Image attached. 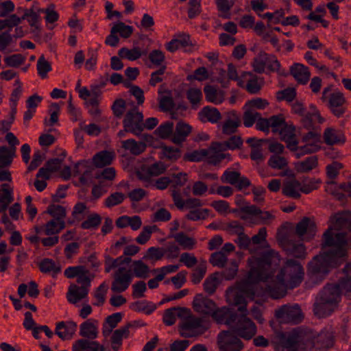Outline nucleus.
I'll use <instances>...</instances> for the list:
<instances>
[{
	"mask_svg": "<svg viewBox=\"0 0 351 351\" xmlns=\"http://www.w3.org/2000/svg\"><path fill=\"white\" fill-rule=\"evenodd\" d=\"M275 315L281 323L299 324L304 318L299 305H284L276 310Z\"/></svg>",
	"mask_w": 351,
	"mask_h": 351,
	"instance_id": "8",
	"label": "nucleus"
},
{
	"mask_svg": "<svg viewBox=\"0 0 351 351\" xmlns=\"http://www.w3.org/2000/svg\"><path fill=\"white\" fill-rule=\"evenodd\" d=\"M217 323H225L228 325H232L237 320V315L232 313L230 308L222 307L217 308L210 315Z\"/></svg>",
	"mask_w": 351,
	"mask_h": 351,
	"instance_id": "22",
	"label": "nucleus"
},
{
	"mask_svg": "<svg viewBox=\"0 0 351 351\" xmlns=\"http://www.w3.org/2000/svg\"><path fill=\"white\" fill-rule=\"evenodd\" d=\"M203 319L191 315V311L188 310V313L182 316L181 322L179 324V331L181 336L184 337H193L202 334L206 328L202 326Z\"/></svg>",
	"mask_w": 351,
	"mask_h": 351,
	"instance_id": "4",
	"label": "nucleus"
},
{
	"mask_svg": "<svg viewBox=\"0 0 351 351\" xmlns=\"http://www.w3.org/2000/svg\"><path fill=\"white\" fill-rule=\"evenodd\" d=\"M321 248L324 250L315 256L308 264V274L311 278L322 280L331 269L341 265L348 256L346 242L339 234L330 233V230L322 235Z\"/></svg>",
	"mask_w": 351,
	"mask_h": 351,
	"instance_id": "2",
	"label": "nucleus"
},
{
	"mask_svg": "<svg viewBox=\"0 0 351 351\" xmlns=\"http://www.w3.org/2000/svg\"><path fill=\"white\" fill-rule=\"evenodd\" d=\"M206 159L208 164L217 165L225 158L230 159V155L229 154L222 152L224 148L222 147V144L220 143H213L211 146L206 149Z\"/></svg>",
	"mask_w": 351,
	"mask_h": 351,
	"instance_id": "16",
	"label": "nucleus"
},
{
	"mask_svg": "<svg viewBox=\"0 0 351 351\" xmlns=\"http://www.w3.org/2000/svg\"><path fill=\"white\" fill-rule=\"evenodd\" d=\"M40 12H38V9L37 11H34L33 8H30L29 10H24V14L21 16L22 21L27 19L29 25L34 28L32 30L33 32H35V31H40Z\"/></svg>",
	"mask_w": 351,
	"mask_h": 351,
	"instance_id": "36",
	"label": "nucleus"
},
{
	"mask_svg": "<svg viewBox=\"0 0 351 351\" xmlns=\"http://www.w3.org/2000/svg\"><path fill=\"white\" fill-rule=\"evenodd\" d=\"M217 275V274H213L209 276L203 284L204 290L210 295L214 294L218 287L219 280Z\"/></svg>",
	"mask_w": 351,
	"mask_h": 351,
	"instance_id": "53",
	"label": "nucleus"
},
{
	"mask_svg": "<svg viewBox=\"0 0 351 351\" xmlns=\"http://www.w3.org/2000/svg\"><path fill=\"white\" fill-rule=\"evenodd\" d=\"M227 301L233 306H238V311L243 314H247V301L243 294L236 290L227 291Z\"/></svg>",
	"mask_w": 351,
	"mask_h": 351,
	"instance_id": "21",
	"label": "nucleus"
},
{
	"mask_svg": "<svg viewBox=\"0 0 351 351\" xmlns=\"http://www.w3.org/2000/svg\"><path fill=\"white\" fill-rule=\"evenodd\" d=\"M188 313V309L181 307H173L167 309L163 315V322L167 326H171L174 324L176 317L182 318Z\"/></svg>",
	"mask_w": 351,
	"mask_h": 351,
	"instance_id": "31",
	"label": "nucleus"
},
{
	"mask_svg": "<svg viewBox=\"0 0 351 351\" xmlns=\"http://www.w3.org/2000/svg\"><path fill=\"white\" fill-rule=\"evenodd\" d=\"M157 229L156 226L143 227L142 232L136 239V242L141 245L145 244L149 240L152 233Z\"/></svg>",
	"mask_w": 351,
	"mask_h": 351,
	"instance_id": "62",
	"label": "nucleus"
},
{
	"mask_svg": "<svg viewBox=\"0 0 351 351\" xmlns=\"http://www.w3.org/2000/svg\"><path fill=\"white\" fill-rule=\"evenodd\" d=\"M317 165V158L316 156H312L298 162L296 165V169L300 172H308L315 168Z\"/></svg>",
	"mask_w": 351,
	"mask_h": 351,
	"instance_id": "47",
	"label": "nucleus"
},
{
	"mask_svg": "<svg viewBox=\"0 0 351 351\" xmlns=\"http://www.w3.org/2000/svg\"><path fill=\"white\" fill-rule=\"evenodd\" d=\"M204 92L205 93L206 100L210 102L217 104H221L223 100L222 95L217 92V89L211 85L205 86L204 88Z\"/></svg>",
	"mask_w": 351,
	"mask_h": 351,
	"instance_id": "44",
	"label": "nucleus"
},
{
	"mask_svg": "<svg viewBox=\"0 0 351 351\" xmlns=\"http://www.w3.org/2000/svg\"><path fill=\"white\" fill-rule=\"evenodd\" d=\"M268 166L274 169H285L288 167L287 160L277 154L271 156L268 160Z\"/></svg>",
	"mask_w": 351,
	"mask_h": 351,
	"instance_id": "51",
	"label": "nucleus"
},
{
	"mask_svg": "<svg viewBox=\"0 0 351 351\" xmlns=\"http://www.w3.org/2000/svg\"><path fill=\"white\" fill-rule=\"evenodd\" d=\"M284 247L288 255L295 258L303 259L306 256V247L302 243H295L287 241L285 243Z\"/></svg>",
	"mask_w": 351,
	"mask_h": 351,
	"instance_id": "32",
	"label": "nucleus"
},
{
	"mask_svg": "<svg viewBox=\"0 0 351 351\" xmlns=\"http://www.w3.org/2000/svg\"><path fill=\"white\" fill-rule=\"evenodd\" d=\"M186 98L190 101L193 108H197L202 98V94L200 89L197 88H189L186 91Z\"/></svg>",
	"mask_w": 351,
	"mask_h": 351,
	"instance_id": "50",
	"label": "nucleus"
},
{
	"mask_svg": "<svg viewBox=\"0 0 351 351\" xmlns=\"http://www.w3.org/2000/svg\"><path fill=\"white\" fill-rule=\"evenodd\" d=\"M215 302L204 296L203 294H197L193 301V307L194 310L203 315H210L212 312L216 309Z\"/></svg>",
	"mask_w": 351,
	"mask_h": 351,
	"instance_id": "15",
	"label": "nucleus"
},
{
	"mask_svg": "<svg viewBox=\"0 0 351 351\" xmlns=\"http://www.w3.org/2000/svg\"><path fill=\"white\" fill-rule=\"evenodd\" d=\"M165 256V248L151 247L147 250L143 258L145 260L156 261L162 259Z\"/></svg>",
	"mask_w": 351,
	"mask_h": 351,
	"instance_id": "55",
	"label": "nucleus"
},
{
	"mask_svg": "<svg viewBox=\"0 0 351 351\" xmlns=\"http://www.w3.org/2000/svg\"><path fill=\"white\" fill-rule=\"evenodd\" d=\"M317 226L313 219L304 217L295 226V235L302 241H308L315 235Z\"/></svg>",
	"mask_w": 351,
	"mask_h": 351,
	"instance_id": "12",
	"label": "nucleus"
},
{
	"mask_svg": "<svg viewBox=\"0 0 351 351\" xmlns=\"http://www.w3.org/2000/svg\"><path fill=\"white\" fill-rule=\"evenodd\" d=\"M39 269L43 273L52 271L53 277L60 271V267H56L54 261L49 258L43 259L39 264Z\"/></svg>",
	"mask_w": 351,
	"mask_h": 351,
	"instance_id": "52",
	"label": "nucleus"
},
{
	"mask_svg": "<svg viewBox=\"0 0 351 351\" xmlns=\"http://www.w3.org/2000/svg\"><path fill=\"white\" fill-rule=\"evenodd\" d=\"M191 131L192 127L191 125L180 121L177 123L173 129V134L171 138V141L176 145L182 144L186 141Z\"/></svg>",
	"mask_w": 351,
	"mask_h": 351,
	"instance_id": "20",
	"label": "nucleus"
},
{
	"mask_svg": "<svg viewBox=\"0 0 351 351\" xmlns=\"http://www.w3.org/2000/svg\"><path fill=\"white\" fill-rule=\"evenodd\" d=\"M242 215L240 216L243 220L247 219V215L258 216V218L263 223H267L268 221H272L275 217L269 211H262L259 208L254 205L246 206L240 208Z\"/></svg>",
	"mask_w": 351,
	"mask_h": 351,
	"instance_id": "17",
	"label": "nucleus"
},
{
	"mask_svg": "<svg viewBox=\"0 0 351 351\" xmlns=\"http://www.w3.org/2000/svg\"><path fill=\"white\" fill-rule=\"evenodd\" d=\"M260 116V113L256 112L254 109H247L246 110L243 116V125L250 128L254 125V123L257 121Z\"/></svg>",
	"mask_w": 351,
	"mask_h": 351,
	"instance_id": "61",
	"label": "nucleus"
},
{
	"mask_svg": "<svg viewBox=\"0 0 351 351\" xmlns=\"http://www.w3.org/2000/svg\"><path fill=\"white\" fill-rule=\"evenodd\" d=\"M131 326V324L128 323L125 326L117 329L113 332L111 337V345L113 350H119L122 344V339L123 338H127L129 336V329Z\"/></svg>",
	"mask_w": 351,
	"mask_h": 351,
	"instance_id": "29",
	"label": "nucleus"
},
{
	"mask_svg": "<svg viewBox=\"0 0 351 351\" xmlns=\"http://www.w3.org/2000/svg\"><path fill=\"white\" fill-rule=\"evenodd\" d=\"M331 225L325 231L330 230V233L339 234L343 237L346 242V252L349 250V242L347 234L343 231V229H348L351 226V215L348 213H338L330 217Z\"/></svg>",
	"mask_w": 351,
	"mask_h": 351,
	"instance_id": "6",
	"label": "nucleus"
},
{
	"mask_svg": "<svg viewBox=\"0 0 351 351\" xmlns=\"http://www.w3.org/2000/svg\"><path fill=\"white\" fill-rule=\"evenodd\" d=\"M232 328L234 334L245 340H250L254 337L257 330L255 324L247 317V314L237 315Z\"/></svg>",
	"mask_w": 351,
	"mask_h": 351,
	"instance_id": "5",
	"label": "nucleus"
},
{
	"mask_svg": "<svg viewBox=\"0 0 351 351\" xmlns=\"http://www.w3.org/2000/svg\"><path fill=\"white\" fill-rule=\"evenodd\" d=\"M89 289L86 287H79L75 284H71L66 293V299L71 304H75L86 298Z\"/></svg>",
	"mask_w": 351,
	"mask_h": 351,
	"instance_id": "23",
	"label": "nucleus"
},
{
	"mask_svg": "<svg viewBox=\"0 0 351 351\" xmlns=\"http://www.w3.org/2000/svg\"><path fill=\"white\" fill-rule=\"evenodd\" d=\"M146 53V51H142L139 47H134L131 49L123 47L118 52L121 58H125L131 61L136 60Z\"/></svg>",
	"mask_w": 351,
	"mask_h": 351,
	"instance_id": "39",
	"label": "nucleus"
},
{
	"mask_svg": "<svg viewBox=\"0 0 351 351\" xmlns=\"http://www.w3.org/2000/svg\"><path fill=\"white\" fill-rule=\"evenodd\" d=\"M345 102L346 99L343 93L335 92L330 95L329 107L334 115L339 117L344 114L346 108L343 106V104Z\"/></svg>",
	"mask_w": 351,
	"mask_h": 351,
	"instance_id": "19",
	"label": "nucleus"
},
{
	"mask_svg": "<svg viewBox=\"0 0 351 351\" xmlns=\"http://www.w3.org/2000/svg\"><path fill=\"white\" fill-rule=\"evenodd\" d=\"M112 28L113 29V32H115L116 34L119 33L120 36L123 38H128L133 33V27L125 25L123 22H118L114 24Z\"/></svg>",
	"mask_w": 351,
	"mask_h": 351,
	"instance_id": "57",
	"label": "nucleus"
},
{
	"mask_svg": "<svg viewBox=\"0 0 351 351\" xmlns=\"http://www.w3.org/2000/svg\"><path fill=\"white\" fill-rule=\"evenodd\" d=\"M290 73L298 82L305 84L310 78V72L308 67L303 64L295 63L291 66Z\"/></svg>",
	"mask_w": 351,
	"mask_h": 351,
	"instance_id": "30",
	"label": "nucleus"
},
{
	"mask_svg": "<svg viewBox=\"0 0 351 351\" xmlns=\"http://www.w3.org/2000/svg\"><path fill=\"white\" fill-rule=\"evenodd\" d=\"M280 256L274 250H269L261 257L252 256L248 259L250 270L247 279L250 282H268L267 289L271 296L278 299L286 295L287 289L298 286L304 277V269L301 264L294 260L288 259L280 272L273 278L275 267L280 264Z\"/></svg>",
	"mask_w": 351,
	"mask_h": 351,
	"instance_id": "1",
	"label": "nucleus"
},
{
	"mask_svg": "<svg viewBox=\"0 0 351 351\" xmlns=\"http://www.w3.org/2000/svg\"><path fill=\"white\" fill-rule=\"evenodd\" d=\"M324 119L321 117L319 111L313 106H311V110L307 112L301 119V123L307 130H315L319 128V124L323 123Z\"/></svg>",
	"mask_w": 351,
	"mask_h": 351,
	"instance_id": "18",
	"label": "nucleus"
},
{
	"mask_svg": "<svg viewBox=\"0 0 351 351\" xmlns=\"http://www.w3.org/2000/svg\"><path fill=\"white\" fill-rule=\"evenodd\" d=\"M268 58L269 54L265 51H260L256 57L254 58L252 62L254 71L258 73H263L268 63Z\"/></svg>",
	"mask_w": 351,
	"mask_h": 351,
	"instance_id": "40",
	"label": "nucleus"
},
{
	"mask_svg": "<svg viewBox=\"0 0 351 351\" xmlns=\"http://www.w3.org/2000/svg\"><path fill=\"white\" fill-rule=\"evenodd\" d=\"M287 129L284 130L281 132V136L282 139L287 143V147L292 152H297L298 146V141H296L295 138L294 134V129L293 128H289V134H286L285 132H286Z\"/></svg>",
	"mask_w": 351,
	"mask_h": 351,
	"instance_id": "46",
	"label": "nucleus"
},
{
	"mask_svg": "<svg viewBox=\"0 0 351 351\" xmlns=\"http://www.w3.org/2000/svg\"><path fill=\"white\" fill-rule=\"evenodd\" d=\"M132 278V274L130 269H128L125 267H120L114 274L111 290L115 293L125 291L130 286Z\"/></svg>",
	"mask_w": 351,
	"mask_h": 351,
	"instance_id": "11",
	"label": "nucleus"
},
{
	"mask_svg": "<svg viewBox=\"0 0 351 351\" xmlns=\"http://www.w3.org/2000/svg\"><path fill=\"white\" fill-rule=\"evenodd\" d=\"M324 143L328 145L343 144L346 137L342 131L333 128H327L323 134Z\"/></svg>",
	"mask_w": 351,
	"mask_h": 351,
	"instance_id": "26",
	"label": "nucleus"
},
{
	"mask_svg": "<svg viewBox=\"0 0 351 351\" xmlns=\"http://www.w3.org/2000/svg\"><path fill=\"white\" fill-rule=\"evenodd\" d=\"M175 106L173 98L170 96H162L159 100V108L163 112H171V117L176 119V113L172 111Z\"/></svg>",
	"mask_w": 351,
	"mask_h": 351,
	"instance_id": "49",
	"label": "nucleus"
},
{
	"mask_svg": "<svg viewBox=\"0 0 351 351\" xmlns=\"http://www.w3.org/2000/svg\"><path fill=\"white\" fill-rule=\"evenodd\" d=\"M64 274L67 278H76V282L80 285V287H86L88 289L92 280L95 278V275L90 274L84 265L69 267L64 270Z\"/></svg>",
	"mask_w": 351,
	"mask_h": 351,
	"instance_id": "10",
	"label": "nucleus"
},
{
	"mask_svg": "<svg viewBox=\"0 0 351 351\" xmlns=\"http://www.w3.org/2000/svg\"><path fill=\"white\" fill-rule=\"evenodd\" d=\"M220 351H241L244 345L240 338L232 331L223 330L217 336Z\"/></svg>",
	"mask_w": 351,
	"mask_h": 351,
	"instance_id": "9",
	"label": "nucleus"
},
{
	"mask_svg": "<svg viewBox=\"0 0 351 351\" xmlns=\"http://www.w3.org/2000/svg\"><path fill=\"white\" fill-rule=\"evenodd\" d=\"M77 328V324L74 322H60L56 324L55 333L62 340L71 339L75 334Z\"/></svg>",
	"mask_w": 351,
	"mask_h": 351,
	"instance_id": "24",
	"label": "nucleus"
},
{
	"mask_svg": "<svg viewBox=\"0 0 351 351\" xmlns=\"http://www.w3.org/2000/svg\"><path fill=\"white\" fill-rule=\"evenodd\" d=\"M45 213L53 217V219L64 221L66 210L62 206L56 204L49 205Z\"/></svg>",
	"mask_w": 351,
	"mask_h": 351,
	"instance_id": "48",
	"label": "nucleus"
},
{
	"mask_svg": "<svg viewBox=\"0 0 351 351\" xmlns=\"http://www.w3.org/2000/svg\"><path fill=\"white\" fill-rule=\"evenodd\" d=\"M65 228V222L56 219L49 221L45 226V233L46 235H53L59 233Z\"/></svg>",
	"mask_w": 351,
	"mask_h": 351,
	"instance_id": "45",
	"label": "nucleus"
},
{
	"mask_svg": "<svg viewBox=\"0 0 351 351\" xmlns=\"http://www.w3.org/2000/svg\"><path fill=\"white\" fill-rule=\"evenodd\" d=\"M240 173L236 171L226 170L221 177L223 183H228L235 185L239 179Z\"/></svg>",
	"mask_w": 351,
	"mask_h": 351,
	"instance_id": "64",
	"label": "nucleus"
},
{
	"mask_svg": "<svg viewBox=\"0 0 351 351\" xmlns=\"http://www.w3.org/2000/svg\"><path fill=\"white\" fill-rule=\"evenodd\" d=\"M80 335L89 339H96L98 335L97 322L88 319L83 322L80 327Z\"/></svg>",
	"mask_w": 351,
	"mask_h": 351,
	"instance_id": "28",
	"label": "nucleus"
},
{
	"mask_svg": "<svg viewBox=\"0 0 351 351\" xmlns=\"http://www.w3.org/2000/svg\"><path fill=\"white\" fill-rule=\"evenodd\" d=\"M121 147L134 156L141 154L146 149V144L143 142H137L134 139H128L121 142Z\"/></svg>",
	"mask_w": 351,
	"mask_h": 351,
	"instance_id": "35",
	"label": "nucleus"
},
{
	"mask_svg": "<svg viewBox=\"0 0 351 351\" xmlns=\"http://www.w3.org/2000/svg\"><path fill=\"white\" fill-rule=\"evenodd\" d=\"M171 237L184 250H192L196 243L194 239L188 237L184 232L172 234Z\"/></svg>",
	"mask_w": 351,
	"mask_h": 351,
	"instance_id": "42",
	"label": "nucleus"
},
{
	"mask_svg": "<svg viewBox=\"0 0 351 351\" xmlns=\"http://www.w3.org/2000/svg\"><path fill=\"white\" fill-rule=\"evenodd\" d=\"M25 61V57L21 53H15L5 57L4 62L7 66L18 68L23 64Z\"/></svg>",
	"mask_w": 351,
	"mask_h": 351,
	"instance_id": "58",
	"label": "nucleus"
},
{
	"mask_svg": "<svg viewBox=\"0 0 351 351\" xmlns=\"http://www.w3.org/2000/svg\"><path fill=\"white\" fill-rule=\"evenodd\" d=\"M166 170V166L162 162L151 165H143L136 171V176L141 180L149 181L152 177L158 176Z\"/></svg>",
	"mask_w": 351,
	"mask_h": 351,
	"instance_id": "14",
	"label": "nucleus"
},
{
	"mask_svg": "<svg viewBox=\"0 0 351 351\" xmlns=\"http://www.w3.org/2000/svg\"><path fill=\"white\" fill-rule=\"evenodd\" d=\"M232 114L233 117L226 120L222 125V132L227 135L235 133L241 125L240 118L236 113L232 112Z\"/></svg>",
	"mask_w": 351,
	"mask_h": 351,
	"instance_id": "38",
	"label": "nucleus"
},
{
	"mask_svg": "<svg viewBox=\"0 0 351 351\" xmlns=\"http://www.w3.org/2000/svg\"><path fill=\"white\" fill-rule=\"evenodd\" d=\"M315 332L298 328L288 333L276 332L271 343L277 351H310L315 348Z\"/></svg>",
	"mask_w": 351,
	"mask_h": 351,
	"instance_id": "3",
	"label": "nucleus"
},
{
	"mask_svg": "<svg viewBox=\"0 0 351 351\" xmlns=\"http://www.w3.org/2000/svg\"><path fill=\"white\" fill-rule=\"evenodd\" d=\"M123 125L126 130H129L130 132L136 136L140 135L143 131L145 129L143 115L138 110L136 106L126 112L123 120Z\"/></svg>",
	"mask_w": 351,
	"mask_h": 351,
	"instance_id": "7",
	"label": "nucleus"
},
{
	"mask_svg": "<svg viewBox=\"0 0 351 351\" xmlns=\"http://www.w3.org/2000/svg\"><path fill=\"white\" fill-rule=\"evenodd\" d=\"M300 182L295 179L286 181L282 186V193L285 196L298 199L300 197Z\"/></svg>",
	"mask_w": 351,
	"mask_h": 351,
	"instance_id": "33",
	"label": "nucleus"
},
{
	"mask_svg": "<svg viewBox=\"0 0 351 351\" xmlns=\"http://www.w3.org/2000/svg\"><path fill=\"white\" fill-rule=\"evenodd\" d=\"M340 287L348 288L349 282L348 278L346 281H342L341 285L339 284H328L325 286L320 291L317 297L321 299L325 300L326 302L337 305L341 298Z\"/></svg>",
	"mask_w": 351,
	"mask_h": 351,
	"instance_id": "13",
	"label": "nucleus"
},
{
	"mask_svg": "<svg viewBox=\"0 0 351 351\" xmlns=\"http://www.w3.org/2000/svg\"><path fill=\"white\" fill-rule=\"evenodd\" d=\"M101 221V218L98 214H92L82 223L81 227L83 229L95 228L99 226Z\"/></svg>",
	"mask_w": 351,
	"mask_h": 351,
	"instance_id": "63",
	"label": "nucleus"
},
{
	"mask_svg": "<svg viewBox=\"0 0 351 351\" xmlns=\"http://www.w3.org/2000/svg\"><path fill=\"white\" fill-rule=\"evenodd\" d=\"M337 305L326 302L325 300L317 297L314 304V314L321 318L330 315L337 308Z\"/></svg>",
	"mask_w": 351,
	"mask_h": 351,
	"instance_id": "25",
	"label": "nucleus"
},
{
	"mask_svg": "<svg viewBox=\"0 0 351 351\" xmlns=\"http://www.w3.org/2000/svg\"><path fill=\"white\" fill-rule=\"evenodd\" d=\"M251 78L247 81L245 88L247 91L252 94L258 93L261 89L263 83L259 82L258 77L253 75L252 73H249Z\"/></svg>",
	"mask_w": 351,
	"mask_h": 351,
	"instance_id": "60",
	"label": "nucleus"
},
{
	"mask_svg": "<svg viewBox=\"0 0 351 351\" xmlns=\"http://www.w3.org/2000/svg\"><path fill=\"white\" fill-rule=\"evenodd\" d=\"M334 344V336L331 331L323 330L320 333L315 332V347L319 350L331 348Z\"/></svg>",
	"mask_w": 351,
	"mask_h": 351,
	"instance_id": "27",
	"label": "nucleus"
},
{
	"mask_svg": "<svg viewBox=\"0 0 351 351\" xmlns=\"http://www.w3.org/2000/svg\"><path fill=\"white\" fill-rule=\"evenodd\" d=\"M114 153L106 150L97 153L93 158V162L96 167L101 168L109 165L114 158Z\"/></svg>",
	"mask_w": 351,
	"mask_h": 351,
	"instance_id": "34",
	"label": "nucleus"
},
{
	"mask_svg": "<svg viewBox=\"0 0 351 351\" xmlns=\"http://www.w3.org/2000/svg\"><path fill=\"white\" fill-rule=\"evenodd\" d=\"M16 148L8 149L5 146H0V169L8 167L12 161V157Z\"/></svg>",
	"mask_w": 351,
	"mask_h": 351,
	"instance_id": "43",
	"label": "nucleus"
},
{
	"mask_svg": "<svg viewBox=\"0 0 351 351\" xmlns=\"http://www.w3.org/2000/svg\"><path fill=\"white\" fill-rule=\"evenodd\" d=\"M156 134L161 138H171L173 134V123L171 121L165 122L160 125L156 130Z\"/></svg>",
	"mask_w": 351,
	"mask_h": 351,
	"instance_id": "56",
	"label": "nucleus"
},
{
	"mask_svg": "<svg viewBox=\"0 0 351 351\" xmlns=\"http://www.w3.org/2000/svg\"><path fill=\"white\" fill-rule=\"evenodd\" d=\"M36 67L38 74L43 79L47 77L48 72L51 71L52 69L51 63L45 59L44 55L39 57Z\"/></svg>",
	"mask_w": 351,
	"mask_h": 351,
	"instance_id": "54",
	"label": "nucleus"
},
{
	"mask_svg": "<svg viewBox=\"0 0 351 351\" xmlns=\"http://www.w3.org/2000/svg\"><path fill=\"white\" fill-rule=\"evenodd\" d=\"M107 291L108 286L105 282H103L97 288L94 293V298L96 300V302L93 303L94 306H101L104 304L106 300Z\"/></svg>",
	"mask_w": 351,
	"mask_h": 351,
	"instance_id": "59",
	"label": "nucleus"
},
{
	"mask_svg": "<svg viewBox=\"0 0 351 351\" xmlns=\"http://www.w3.org/2000/svg\"><path fill=\"white\" fill-rule=\"evenodd\" d=\"M199 114L202 120L206 119V121L212 123H217L221 118V114L217 108L208 106L204 107Z\"/></svg>",
	"mask_w": 351,
	"mask_h": 351,
	"instance_id": "41",
	"label": "nucleus"
},
{
	"mask_svg": "<svg viewBox=\"0 0 351 351\" xmlns=\"http://www.w3.org/2000/svg\"><path fill=\"white\" fill-rule=\"evenodd\" d=\"M130 269L137 278L145 279L149 276V266L141 260L134 261Z\"/></svg>",
	"mask_w": 351,
	"mask_h": 351,
	"instance_id": "37",
	"label": "nucleus"
}]
</instances>
